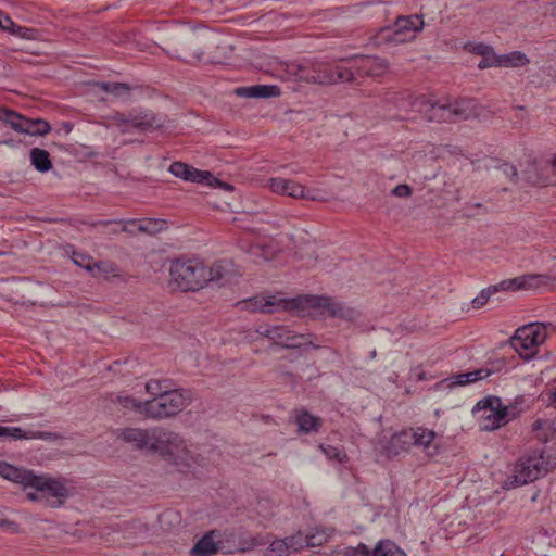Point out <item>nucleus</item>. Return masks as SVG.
Returning a JSON list of instances; mask_svg holds the SVG:
<instances>
[{
	"mask_svg": "<svg viewBox=\"0 0 556 556\" xmlns=\"http://www.w3.org/2000/svg\"><path fill=\"white\" fill-rule=\"evenodd\" d=\"M500 56H496L493 50L486 55L482 56V60L478 63L480 70H484L494 65H500Z\"/></svg>",
	"mask_w": 556,
	"mask_h": 556,
	"instance_id": "5fc2aeb1",
	"label": "nucleus"
},
{
	"mask_svg": "<svg viewBox=\"0 0 556 556\" xmlns=\"http://www.w3.org/2000/svg\"><path fill=\"white\" fill-rule=\"evenodd\" d=\"M294 422L298 426V432L300 433L316 432L321 426V419L305 409H301L295 413Z\"/></svg>",
	"mask_w": 556,
	"mask_h": 556,
	"instance_id": "bb28decb",
	"label": "nucleus"
},
{
	"mask_svg": "<svg viewBox=\"0 0 556 556\" xmlns=\"http://www.w3.org/2000/svg\"><path fill=\"white\" fill-rule=\"evenodd\" d=\"M4 437L13 440L49 439L51 433L41 431H24L20 427H5Z\"/></svg>",
	"mask_w": 556,
	"mask_h": 556,
	"instance_id": "f704fd0d",
	"label": "nucleus"
},
{
	"mask_svg": "<svg viewBox=\"0 0 556 556\" xmlns=\"http://www.w3.org/2000/svg\"><path fill=\"white\" fill-rule=\"evenodd\" d=\"M98 86L105 92L112 93L114 96H121L122 93H126L130 90V86L125 83H98Z\"/></svg>",
	"mask_w": 556,
	"mask_h": 556,
	"instance_id": "8fccbe9b",
	"label": "nucleus"
},
{
	"mask_svg": "<svg viewBox=\"0 0 556 556\" xmlns=\"http://www.w3.org/2000/svg\"><path fill=\"white\" fill-rule=\"evenodd\" d=\"M267 187L271 192L280 195L315 200V197L311 194V190L291 179L273 177L267 180Z\"/></svg>",
	"mask_w": 556,
	"mask_h": 556,
	"instance_id": "a211bd4d",
	"label": "nucleus"
},
{
	"mask_svg": "<svg viewBox=\"0 0 556 556\" xmlns=\"http://www.w3.org/2000/svg\"><path fill=\"white\" fill-rule=\"evenodd\" d=\"M20 129L21 134H27L30 136H45L50 132V124L42 118H24Z\"/></svg>",
	"mask_w": 556,
	"mask_h": 556,
	"instance_id": "c756f323",
	"label": "nucleus"
},
{
	"mask_svg": "<svg viewBox=\"0 0 556 556\" xmlns=\"http://www.w3.org/2000/svg\"><path fill=\"white\" fill-rule=\"evenodd\" d=\"M547 339L544 324L531 323L519 327L510 338L514 350L525 359H531L540 345Z\"/></svg>",
	"mask_w": 556,
	"mask_h": 556,
	"instance_id": "0eeeda50",
	"label": "nucleus"
},
{
	"mask_svg": "<svg viewBox=\"0 0 556 556\" xmlns=\"http://www.w3.org/2000/svg\"><path fill=\"white\" fill-rule=\"evenodd\" d=\"M354 68L357 77H379L388 72L389 64L377 56H362L354 59Z\"/></svg>",
	"mask_w": 556,
	"mask_h": 556,
	"instance_id": "6ab92c4d",
	"label": "nucleus"
},
{
	"mask_svg": "<svg viewBox=\"0 0 556 556\" xmlns=\"http://www.w3.org/2000/svg\"><path fill=\"white\" fill-rule=\"evenodd\" d=\"M352 65L350 67L336 66L331 68H325L320 72L317 77L314 78L315 83L318 84H339V83H353L357 73L354 68V59L351 60Z\"/></svg>",
	"mask_w": 556,
	"mask_h": 556,
	"instance_id": "412c9836",
	"label": "nucleus"
},
{
	"mask_svg": "<svg viewBox=\"0 0 556 556\" xmlns=\"http://www.w3.org/2000/svg\"><path fill=\"white\" fill-rule=\"evenodd\" d=\"M129 36L128 35H123L122 37H118V40H114L115 43H119V42H123V41H127L129 40Z\"/></svg>",
	"mask_w": 556,
	"mask_h": 556,
	"instance_id": "338daca9",
	"label": "nucleus"
},
{
	"mask_svg": "<svg viewBox=\"0 0 556 556\" xmlns=\"http://www.w3.org/2000/svg\"><path fill=\"white\" fill-rule=\"evenodd\" d=\"M483 425L484 430L491 431L505 425L507 421V412L505 408L483 407Z\"/></svg>",
	"mask_w": 556,
	"mask_h": 556,
	"instance_id": "cd10ccee",
	"label": "nucleus"
},
{
	"mask_svg": "<svg viewBox=\"0 0 556 556\" xmlns=\"http://www.w3.org/2000/svg\"><path fill=\"white\" fill-rule=\"evenodd\" d=\"M319 448L329 459H336L339 463H343L346 459V455L338 447L320 444Z\"/></svg>",
	"mask_w": 556,
	"mask_h": 556,
	"instance_id": "603ef678",
	"label": "nucleus"
},
{
	"mask_svg": "<svg viewBox=\"0 0 556 556\" xmlns=\"http://www.w3.org/2000/svg\"><path fill=\"white\" fill-rule=\"evenodd\" d=\"M332 532L331 529L327 528L316 527L311 529L307 534L304 533L306 539L305 547L321 546L330 539Z\"/></svg>",
	"mask_w": 556,
	"mask_h": 556,
	"instance_id": "473e14b6",
	"label": "nucleus"
},
{
	"mask_svg": "<svg viewBox=\"0 0 556 556\" xmlns=\"http://www.w3.org/2000/svg\"><path fill=\"white\" fill-rule=\"evenodd\" d=\"M287 313L299 317H317L327 313L333 318L353 320L358 316L355 309L326 295L302 294L287 298Z\"/></svg>",
	"mask_w": 556,
	"mask_h": 556,
	"instance_id": "f257e3e1",
	"label": "nucleus"
},
{
	"mask_svg": "<svg viewBox=\"0 0 556 556\" xmlns=\"http://www.w3.org/2000/svg\"><path fill=\"white\" fill-rule=\"evenodd\" d=\"M109 233H121L125 232L130 236H136L140 233L139 228V219H130L125 223H114L108 227Z\"/></svg>",
	"mask_w": 556,
	"mask_h": 556,
	"instance_id": "4c0bfd02",
	"label": "nucleus"
},
{
	"mask_svg": "<svg viewBox=\"0 0 556 556\" xmlns=\"http://www.w3.org/2000/svg\"><path fill=\"white\" fill-rule=\"evenodd\" d=\"M124 532H125L126 539H129V540L136 539V538L142 536L143 534L147 533V526L141 522H136V521L126 522Z\"/></svg>",
	"mask_w": 556,
	"mask_h": 556,
	"instance_id": "09e8293b",
	"label": "nucleus"
},
{
	"mask_svg": "<svg viewBox=\"0 0 556 556\" xmlns=\"http://www.w3.org/2000/svg\"><path fill=\"white\" fill-rule=\"evenodd\" d=\"M279 252L277 245H249L247 250L250 262L256 265L273 261Z\"/></svg>",
	"mask_w": 556,
	"mask_h": 556,
	"instance_id": "a878e982",
	"label": "nucleus"
},
{
	"mask_svg": "<svg viewBox=\"0 0 556 556\" xmlns=\"http://www.w3.org/2000/svg\"><path fill=\"white\" fill-rule=\"evenodd\" d=\"M525 174L527 179L535 186L556 185V154L528 155Z\"/></svg>",
	"mask_w": 556,
	"mask_h": 556,
	"instance_id": "1a4fd4ad",
	"label": "nucleus"
},
{
	"mask_svg": "<svg viewBox=\"0 0 556 556\" xmlns=\"http://www.w3.org/2000/svg\"><path fill=\"white\" fill-rule=\"evenodd\" d=\"M532 432L540 442H548L556 433L555 422L552 419H536L532 424Z\"/></svg>",
	"mask_w": 556,
	"mask_h": 556,
	"instance_id": "7c9ffc66",
	"label": "nucleus"
},
{
	"mask_svg": "<svg viewBox=\"0 0 556 556\" xmlns=\"http://www.w3.org/2000/svg\"><path fill=\"white\" fill-rule=\"evenodd\" d=\"M93 273H91L94 277H119L118 268L111 262H94L93 263Z\"/></svg>",
	"mask_w": 556,
	"mask_h": 556,
	"instance_id": "ea45409f",
	"label": "nucleus"
},
{
	"mask_svg": "<svg viewBox=\"0 0 556 556\" xmlns=\"http://www.w3.org/2000/svg\"><path fill=\"white\" fill-rule=\"evenodd\" d=\"M408 429L414 447L421 448L430 456L438 453V446L434 443L438 437L435 431L425 427H410Z\"/></svg>",
	"mask_w": 556,
	"mask_h": 556,
	"instance_id": "5701e85b",
	"label": "nucleus"
},
{
	"mask_svg": "<svg viewBox=\"0 0 556 556\" xmlns=\"http://www.w3.org/2000/svg\"><path fill=\"white\" fill-rule=\"evenodd\" d=\"M236 306L241 311L261 314L287 313V298L281 292L261 293L239 301Z\"/></svg>",
	"mask_w": 556,
	"mask_h": 556,
	"instance_id": "ddd939ff",
	"label": "nucleus"
},
{
	"mask_svg": "<svg viewBox=\"0 0 556 556\" xmlns=\"http://www.w3.org/2000/svg\"><path fill=\"white\" fill-rule=\"evenodd\" d=\"M25 116L16 113L15 111L9 110L8 108L0 106V122L8 124L12 129L20 132L22 122Z\"/></svg>",
	"mask_w": 556,
	"mask_h": 556,
	"instance_id": "e433bc0d",
	"label": "nucleus"
},
{
	"mask_svg": "<svg viewBox=\"0 0 556 556\" xmlns=\"http://www.w3.org/2000/svg\"><path fill=\"white\" fill-rule=\"evenodd\" d=\"M242 546L239 548L240 552L244 553V552H249V551H252L255 546L254 544L252 543V539H248V540H244L242 542Z\"/></svg>",
	"mask_w": 556,
	"mask_h": 556,
	"instance_id": "e2e57ef3",
	"label": "nucleus"
},
{
	"mask_svg": "<svg viewBox=\"0 0 556 556\" xmlns=\"http://www.w3.org/2000/svg\"><path fill=\"white\" fill-rule=\"evenodd\" d=\"M235 93L244 98H270L279 96L280 91L277 86L273 85H255L250 87H239Z\"/></svg>",
	"mask_w": 556,
	"mask_h": 556,
	"instance_id": "393cba45",
	"label": "nucleus"
},
{
	"mask_svg": "<svg viewBox=\"0 0 556 556\" xmlns=\"http://www.w3.org/2000/svg\"><path fill=\"white\" fill-rule=\"evenodd\" d=\"M286 546L285 541L281 539H271L270 536L264 556H290Z\"/></svg>",
	"mask_w": 556,
	"mask_h": 556,
	"instance_id": "c03bdc74",
	"label": "nucleus"
},
{
	"mask_svg": "<svg viewBox=\"0 0 556 556\" xmlns=\"http://www.w3.org/2000/svg\"><path fill=\"white\" fill-rule=\"evenodd\" d=\"M289 240L294 243H309L312 241H317L318 238L306 228L298 227L290 233Z\"/></svg>",
	"mask_w": 556,
	"mask_h": 556,
	"instance_id": "a18cd8bd",
	"label": "nucleus"
},
{
	"mask_svg": "<svg viewBox=\"0 0 556 556\" xmlns=\"http://www.w3.org/2000/svg\"><path fill=\"white\" fill-rule=\"evenodd\" d=\"M493 49L486 45H483V43H479L475 47L473 51L479 54V55H486L488 53H490Z\"/></svg>",
	"mask_w": 556,
	"mask_h": 556,
	"instance_id": "052dcab7",
	"label": "nucleus"
},
{
	"mask_svg": "<svg viewBox=\"0 0 556 556\" xmlns=\"http://www.w3.org/2000/svg\"><path fill=\"white\" fill-rule=\"evenodd\" d=\"M262 337L269 339L275 345L283 349H318L312 341V334L296 333L286 326H267L257 330Z\"/></svg>",
	"mask_w": 556,
	"mask_h": 556,
	"instance_id": "9d476101",
	"label": "nucleus"
},
{
	"mask_svg": "<svg viewBox=\"0 0 556 556\" xmlns=\"http://www.w3.org/2000/svg\"><path fill=\"white\" fill-rule=\"evenodd\" d=\"M27 497H28L29 500H31V501L43 500V498L41 497V495H40V493H39V492H37V493H28V494H27Z\"/></svg>",
	"mask_w": 556,
	"mask_h": 556,
	"instance_id": "69168bd1",
	"label": "nucleus"
},
{
	"mask_svg": "<svg viewBox=\"0 0 556 556\" xmlns=\"http://www.w3.org/2000/svg\"><path fill=\"white\" fill-rule=\"evenodd\" d=\"M547 471V462L540 453L521 457L504 482L505 489H514L535 481Z\"/></svg>",
	"mask_w": 556,
	"mask_h": 556,
	"instance_id": "423d86ee",
	"label": "nucleus"
},
{
	"mask_svg": "<svg viewBox=\"0 0 556 556\" xmlns=\"http://www.w3.org/2000/svg\"><path fill=\"white\" fill-rule=\"evenodd\" d=\"M500 58V66H520L529 62L527 56L518 51L502 55Z\"/></svg>",
	"mask_w": 556,
	"mask_h": 556,
	"instance_id": "49530a36",
	"label": "nucleus"
},
{
	"mask_svg": "<svg viewBox=\"0 0 556 556\" xmlns=\"http://www.w3.org/2000/svg\"><path fill=\"white\" fill-rule=\"evenodd\" d=\"M162 520H168L169 522H178L179 521V515L174 510H167L162 515Z\"/></svg>",
	"mask_w": 556,
	"mask_h": 556,
	"instance_id": "bf43d9fd",
	"label": "nucleus"
},
{
	"mask_svg": "<svg viewBox=\"0 0 556 556\" xmlns=\"http://www.w3.org/2000/svg\"><path fill=\"white\" fill-rule=\"evenodd\" d=\"M358 548H362L366 556H393L396 546L390 541H380L370 552L364 544H361Z\"/></svg>",
	"mask_w": 556,
	"mask_h": 556,
	"instance_id": "58836bf2",
	"label": "nucleus"
},
{
	"mask_svg": "<svg viewBox=\"0 0 556 556\" xmlns=\"http://www.w3.org/2000/svg\"><path fill=\"white\" fill-rule=\"evenodd\" d=\"M33 471L15 467L11 464L0 460V476L7 480L22 484L27 488L28 480Z\"/></svg>",
	"mask_w": 556,
	"mask_h": 556,
	"instance_id": "b1692460",
	"label": "nucleus"
},
{
	"mask_svg": "<svg viewBox=\"0 0 556 556\" xmlns=\"http://www.w3.org/2000/svg\"><path fill=\"white\" fill-rule=\"evenodd\" d=\"M391 193L394 197H399V198H409L413 193V189L407 184H401V185H397L396 187H394L391 190Z\"/></svg>",
	"mask_w": 556,
	"mask_h": 556,
	"instance_id": "6e6d98bb",
	"label": "nucleus"
},
{
	"mask_svg": "<svg viewBox=\"0 0 556 556\" xmlns=\"http://www.w3.org/2000/svg\"><path fill=\"white\" fill-rule=\"evenodd\" d=\"M16 25L14 22L2 13V17H0V28L4 31H9L10 34L14 33Z\"/></svg>",
	"mask_w": 556,
	"mask_h": 556,
	"instance_id": "4d7b16f0",
	"label": "nucleus"
},
{
	"mask_svg": "<svg viewBox=\"0 0 556 556\" xmlns=\"http://www.w3.org/2000/svg\"><path fill=\"white\" fill-rule=\"evenodd\" d=\"M152 452L180 470H188L199 462L180 433L162 427L157 428Z\"/></svg>",
	"mask_w": 556,
	"mask_h": 556,
	"instance_id": "f03ea898",
	"label": "nucleus"
},
{
	"mask_svg": "<svg viewBox=\"0 0 556 556\" xmlns=\"http://www.w3.org/2000/svg\"><path fill=\"white\" fill-rule=\"evenodd\" d=\"M491 375V371L485 368L477 369L473 371L463 372L453 377V384L465 386L471 382L482 380Z\"/></svg>",
	"mask_w": 556,
	"mask_h": 556,
	"instance_id": "c9c22d12",
	"label": "nucleus"
},
{
	"mask_svg": "<svg viewBox=\"0 0 556 556\" xmlns=\"http://www.w3.org/2000/svg\"><path fill=\"white\" fill-rule=\"evenodd\" d=\"M214 531L205 533L191 548L192 556H213L217 553L218 546L214 541Z\"/></svg>",
	"mask_w": 556,
	"mask_h": 556,
	"instance_id": "c85d7f7f",
	"label": "nucleus"
},
{
	"mask_svg": "<svg viewBox=\"0 0 556 556\" xmlns=\"http://www.w3.org/2000/svg\"><path fill=\"white\" fill-rule=\"evenodd\" d=\"M412 447L410 432L409 429L406 428L391 435L382 446V453L387 458H394L396 456L407 454Z\"/></svg>",
	"mask_w": 556,
	"mask_h": 556,
	"instance_id": "4be33fe9",
	"label": "nucleus"
},
{
	"mask_svg": "<svg viewBox=\"0 0 556 556\" xmlns=\"http://www.w3.org/2000/svg\"><path fill=\"white\" fill-rule=\"evenodd\" d=\"M117 404H119L122 407L130 410H137L140 414L144 415V402H139L132 399L129 395H118L114 400Z\"/></svg>",
	"mask_w": 556,
	"mask_h": 556,
	"instance_id": "de8ad7c7",
	"label": "nucleus"
},
{
	"mask_svg": "<svg viewBox=\"0 0 556 556\" xmlns=\"http://www.w3.org/2000/svg\"><path fill=\"white\" fill-rule=\"evenodd\" d=\"M72 261L75 265L83 267L84 269H86L89 273H93L92 266H93L94 262L92 261V258L90 256L78 253V252H73Z\"/></svg>",
	"mask_w": 556,
	"mask_h": 556,
	"instance_id": "3c124183",
	"label": "nucleus"
},
{
	"mask_svg": "<svg viewBox=\"0 0 556 556\" xmlns=\"http://www.w3.org/2000/svg\"><path fill=\"white\" fill-rule=\"evenodd\" d=\"M489 213V207L482 202L468 201L463 207V214L468 218L482 217L488 215Z\"/></svg>",
	"mask_w": 556,
	"mask_h": 556,
	"instance_id": "a19ab883",
	"label": "nucleus"
},
{
	"mask_svg": "<svg viewBox=\"0 0 556 556\" xmlns=\"http://www.w3.org/2000/svg\"><path fill=\"white\" fill-rule=\"evenodd\" d=\"M13 35H17L20 36L21 38H24V39H35V30L31 29V28H26V27H21V26H17L15 27L14 29V33Z\"/></svg>",
	"mask_w": 556,
	"mask_h": 556,
	"instance_id": "13d9d810",
	"label": "nucleus"
},
{
	"mask_svg": "<svg viewBox=\"0 0 556 556\" xmlns=\"http://www.w3.org/2000/svg\"><path fill=\"white\" fill-rule=\"evenodd\" d=\"M169 287L195 292L207 287V264L199 258H177L170 263Z\"/></svg>",
	"mask_w": 556,
	"mask_h": 556,
	"instance_id": "20e7f679",
	"label": "nucleus"
},
{
	"mask_svg": "<svg viewBox=\"0 0 556 556\" xmlns=\"http://www.w3.org/2000/svg\"><path fill=\"white\" fill-rule=\"evenodd\" d=\"M157 428H125L118 430L116 435L119 440L132 445L135 448L152 452Z\"/></svg>",
	"mask_w": 556,
	"mask_h": 556,
	"instance_id": "dca6fc26",
	"label": "nucleus"
},
{
	"mask_svg": "<svg viewBox=\"0 0 556 556\" xmlns=\"http://www.w3.org/2000/svg\"><path fill=\"white\" fill-rule=\"evenodd\" d=\"M286 543L289 554L302 551L305 547L306 539L304 532L298 531L296 533L281 539Z\"/></svg>",
	"mask_w": 556,
	"mask_h": 556,
	"instance_id": "79ce46f5",
	"label": "nucleus"
},
{
	"mask_svg": "<svg viewBox=\"0 0 556 556\" xmlns=\"http://www.w3.org/2000/svg\"><path fill=\"white\" fill-rule=\"evenodd\" d=\"M170 390V386L167 381L151 379L146 383V391L153 395V399L161 397Z\"/></svg>",
	"mask_w": 556,
	"mask_h": 556,
	"instance_id": "37998d69",
	"label": "nucleus"
},
{
	"mask_svg": "<svg viewBox=\"0 0 556 556\" xmlns=\"http://www.w3.org/2000/svg\"><path fill=\"white\" fill-rule=\"evenodd\" d=\"M394 29L391 40L394 42H405L415 37L417 31L424 27L421 15L399 16L394 22Z\"/></svg>",
	"mask_w": 556,
	"mask_h": 556,
	"instance_id": "f3484780",
	"label": "nucleus"
},
{
	"mask_svg": "<svg viewBox=\"0 0 556 556\" xmlns=\"http://www.w3.org/2000/svg\"><path fill=\"white\" fill-rule=\"evenodd\" d=\"M31 165L40 173H46L52 168L49 152L40 149L33 148L29 153Z\"/></svg>",
	"mask_w": 556,
	"mask_h": 556,
	"instance_id": "2f4dec72",
	"label": "nucleus"
},
{
	"mask_svg": "<svg viewBox=\"0 0 556 556\" xmlns=\"http://www.w3.org/2000/svg\"><path fill=\"white\" fill-rule=\"evenodd\" d=\"M241 275L240 267L232 260H217L207 265V286L211 283L225 286L241 277Z\"/></svg>",
	"mask_w": 556,
	"mask_h": 556,
	"instance_id": "2eb2a0df",
	"label": "nucleus"
},
{
	"mask_svg": "<svg viewBox=\"0 0 556 556\" xmlns=\"http://www.w3.org/2000/svg\"><path fill=\"white\" fill-rule=\"evenodd\" d=\"M471 100H459L453 103H431L427 110V118L435 123H457L468 119L472 115Z\"/></svg>",
	"mask_w": 556,
	"mask_h": 556,
	"instance_id": "9b49d317",
	"label": "nucleus"
},
{
	"mask_svg": "<svg viewBox=\"0 0 556 556\" xmlns=\"http://www.w3.org/2000/svg\"><path fill=\"white\" fill-rule=\"evenodd\" d=\"M270 536L271 535H269V534L266 535V538H264L262 535H255V536H252L251 539H252V543L256 547V546H261V545L268 543Z\"/></svg>",
	"mask_w": 556,
	"mask_h": 556,
	"instance_id": "680f3d73",
	"label": "nucleus"
},
{
	"mask_svg": "<svg viewBox=\"0 0 556 556\" xmlns=\"http://www.w3.org/2000/svg\"><path fill=\"white\" fill-rule=\"evenodd\" d=\"M110 125L115 126L122 134H127L131 129L139 132L160 129L165 124V118L157 116L151 112L132 111L126 116L116 112L109 117Z\"/></svg>",
	"mask_w": 556,
	"mask_h": 556,
	"instance_id": "6e6552de",
	"label": "nucleus"
},
{
	"mask_svg": "<svg viewBox=\"0 0 556 556\" xmlns=\"http://www.w3.org/2000/svg\"><path fill=\"white\" fill-rule=\"evenodd\" d=\"M27 488H33L40 493L41 497L50 502L52 507L61 506L68 497L70 491L62 479L45 475H35L28 480Z\"/></svg>",
	"mask_w": 556,
	"mask_h": 556,
	"instance_id": "f8f14e48",
	"label": "nucleus"
},
{
	"mask_svg": "<svg viewBox=\"0 0 556 556\" xmlns=\"http://www.w3.org/2000/svg\"><path fill=\"white\" fill-rule=\"evenodd\" d=\"M206 36L194 28L176 26L163 35V49L166 53L184 61H198L203 54Z\"/></svg>",
	"mask_w": 556,
	"mask_h": 556,
	"instance_id": "7ed1b4c3",
	"label": "nucleus"
},
{
	"mask_svg": "<svg viewBox=\"0 0 556 556\" xmlns=\"http://www.w3.org/2000/svg\"><path fill=\"white\" fill-rule=\"evenodd\" d=\"M191 402L188 392L172 389L161 397L144 401V416L165 419L178 415Z\"/></svg>",
	"mask_w": 556,
	"mask_h": 556,
	"instance_id": "39448f33",
	"label": "nucleus"
},
{
	"mask_svg": "<svg viewBox=\"0 0 556 556\" xmlns=\"http://www.w3.org/2000/svg\"><path fill=\"white\" fill-rule=\"evenodd\" d=\"M169 172L175 177L181 178L186 181L204 184L211 187H219L229 192L233 190L232 185L217 179L211 172L197 169L182 162H174L169 166Z\"/></svg>",
	"mask_w": 556,
	"mask_h": 556,
	"instance_id": "4468645a",
	"label": "nucleus"
},
{
	"mask_svg": "<svg viewBox=\"0 0 556 556\" xmlns=\"http://www.w3.org/2000/svg\"><path fill=\"white\" fill-rule=\"evenodd\" d=\"M5 427L0 426V437H4V432H7Z\"/></svg>",
	"mask_w": 556,
	"mask_h": 556,
	"instance_id": "774afa93",
	"label": "nucleus"
},
{
	"mask_svg": "<svg viewBox=\"0 0 556 556\" xmlns=\"http://www.w3.org/2000/svg\"><path fill=\"white\" fill-rule=\"evenodd\" d=\"M140 233L147 236H155L167 230V222L165 219L142 218L139 219Z\"/></svg>",
	"mask_w": 556,
	"mask_h": 556,
	"instance_id": "72a5a7b5",
	"label": "nucleus"
},
{
	"mask_svg": "<svg viewBox=\"0 0 556 556\" xmlns=\"http://www.w3.org/2000/svg\"><path fill=\"white\" fill-rule=\"evenodd\" d=\"M526 287V279L523 277H517L513 279L503 280L497 285L490 286L483 289L473 300L472 306L477 309L481 308L486 304L491 294L498 291H515Z\"/></svg>",
	"mask_w": 556,
	"mask_h": 556,
	"instance_id": "aec40b11",
	"label": "nucleus"
},
{
	"mask_svg": "<svg viewBox=\"0 0 556 556\" xmlns=\"http://www.w3.org/2000/svg\"><path fill=\"white\" fill-rule=\"evenodd\" d=\"M242 546L239 548L240 552L244 553V552H249V551H252L255 546L254 544L252 543V539H248V540H244L242 542Z\"/></svg>",
	"mask_w": 556,
	"mask_h": 556,
	"instance_id": "0e129e2a",
	"label": "nucleus"
},
{
	"mask_svg": "<svg viewBox=\"0 0 556 556\" xmlns=\"http://www.w3.org/2000/svg\"><path fill=\"white\" fill-rule=\"evenodd\" d=\"M497 178H501L502 176L507 177L509 180L515 181L517 177V169L514 165L504 163L501 166L496 168L495 173Z\"/></svg>",
	"mask_w": 556,
	"mask_h": 556,
	"instance_id": "864d4df0",
	"label": "nucleus"
}]
</instances>
